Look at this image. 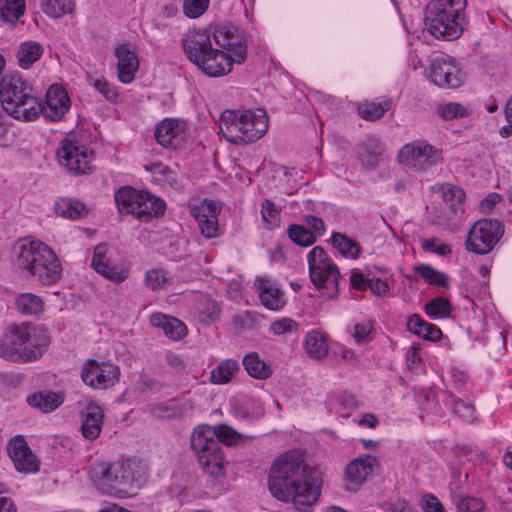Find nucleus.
Returning a JSON list of instances; mask_svg holds the SVG:
<instances>
[{
    "instance_id": "nucleus-34",
    "label": "nucleus",
    "mask_w": 512,
    "mask_h": 512,
    "mask_svg": "<svg viewBox=\"0 0 512 512\" xmlns=\"http://www.w3.org/2000/svg\"><path fill=\"white\" fill-rule=\"evenodd\" d=\"M239 369V363L236 360H223L211 371L210 381L217 385L226 384L231 381Z\"/></svg>"
},
{
    "instance_id": "nucleus-46",
    "label": "nucleus",
    "mask_w": 512,
    "mask_h": 512,
    "mask_svg": "<svg viewBox=\"0 0 512 512\" xmlns=\"http://www.w3.org/2000/svg\"><path fill=\"white\" fill-rule=\"evenodd\" d=\"M57 212L70 219L82 218L87 213L85 205L73 199L62 200V202L57 205Z\"/></svg>"
},
{
    "instance_id": "nucleus-24",
    "label": "nucleus",
    "mask_w": 512,
    "mask_h": 512,
    "mask_svg": "<svg viewBox=\"0 0 512 512\" xmlns=\"http://www.w3.org/2000/svg\"><path fill=\"white\" fill-rule=\"evenodd\" d=\"M104 412L100 405L89 401L82 412V435L88 440H95L99 437L103 426Z\"/></svg>"
},
{
    "instance_id": "nucleus-31",
    "label": "nucleus",
    "mask_w": 512,
    "mask_h": 512,
    "mask_svg": "<svg viewBox=\"0 0 512 512\" xmlns=\"http://www.w3.org/2000/svg\"><path fill=\"white\" fill-rule=\"evenodd\" d=\"M145 191H139L132 187L126 186L118 189L115 193V201L121 213L136 214V205L143 199Z\"/></svg>"
},
{
    "instance_id": "nucleus-17",
    "label": "nucleus",
    "mask_w": 512,
    "mask_h": 512,
    "mask_svg": "<svg viewBox=\"0 0 512 512\" xmlns=\"http://www.w3.org/2000/svg\"><path fill=\"white\" fill-rule=\"evenodd\" d=\"M7 450L17 471L21 473L39 471V461L23 436L18 435L12 438L8 443Z\"/></svg>"
},
{
    "instance_id": "nucleus-49",
    "label": "nucleus",
    "mask_w": 512,
    "mask_h": 512,
    "mask_svg": "<svg viewBox=\"0 0 512 512\" xmlns=\"http://www.w3.org/2000/svg\"><path fill=\"white\" fill-rule=\"evenodd\" d=\"M425 312L431 318H445L450 315L451 305L448 299L436 297L425 305Z\"/></svg>"
},
{
    "instance_id": "nucleus-21",
    "label": "nucleus",
    "mask_w": 512,
    "mask_h": 512,
    "mask_svg": "<svg viewBox=\"0 0 512 512\" xmlns=\"http://www.w3.org/2000/svg\"><path fill=\"white\" fill-rule=\"evenodd\" d=\"M243 111L225 110L219 119V129L223 137L234 144H244Z\"/></svg>"
},
{
    "instance_id": "nucleus-33",
    "label": "nucleus",
    "mask_w": 512,
    "mask_h": 512,
    "mask_svg": "<svg viewBox=\"0 0 512 512\" xmlns=\"http://www.w3.org/2000/svg\"><path fill=\"white\" fill-rule=\"evenodd\" d=\"M243 366L247 373L256 379H267L271 376L272 370L267 365L257 352H251L243 358Z\"/></svg>"
},
{
    "instance_id": "nucleus-29",
    "label": "nucleus",
    "mask_w": 512,
    "mask_h": 512,
    "mask_svg": "<svg viewBox=\"0 0 512 512\" xmlns=\"http://www.w3.org/2000/svg\"><path fill=\"white\" fill-rule=\"evenodd\" d=\"M165 203L163 200L154 197L148 192H144L143 199L136 205L135 216L144 221H148L152 217H160L164 214Z\"/></svg>"
},
{
    "instance_id": "nucleus-16",
    "label": "nucleus",
    "mask_w": 512,
    "mask_h": 512,
    "mask_svg": "<svg viewBox=\"0 0 512 512\" xmlns=\"http://www.w3.org/2000/svg\"><path fill=\"white\" fill-rule=\"evenodd\" d=\"M215 43L234 56L236 63L246 59L247 45L239 29L231 24L217 25L212 31Z\"/></svg>"
},
{
    "instance_id": "nucleus-18",
    "label": "nucleus",
    "mask_w": 512,
    "mask_h": 512,
    "mask_svg": "<svg viewBox=\"0 0 512 512\" xmlns=\"http://www.w3.org/2000/svg\"><path fill=\"white\" fill-rule=\"evenodd\" d=\"M70 105L71 101L65 89L53 84L46 93L45 104L40 101V114L51 121H59L68 112Z\"/></svg>"
},
{
    "instance_id": "nucleus-38",
    "label": "nucleus",
    "mask_w": 512,
    "mask_h": 512,
    "mask_svg": "<svg viewBox=\"0 0 512 512\" xmlns=\"http://www.w3.org/2000/svg\"><path fill=\"white\" fill-rule=\"evenodd\" d=\"M25 11V0H0V19L15 24Z\"/></svg>"
},
{
    "instance_id": "nucleus-22",
    "label": "nucleus",
    "mask_w": 512,
    "mask_h": 512,
    "mask_svg": "<svg viewBox=\"0 0 512 512\" xmlns=\"http://www.w3.org/2000/svg\"><path fill=\"white\" fill-rule=\"evenodd\" d=\"M117 58L118 79L124 84L131 83L139 69V60L135 51L127 44H121L115 49Z\"/></svg>"
},
{
    "instance_id": "nucleus-53",
    "label": "nucleus",
    "mask_w": 512,
    "mask_h": 512,
    "mask_svg": "<svg viewBox=\"0 0 512 512\" xmlns=\"http://www.w3.org/2000/svg\"><path fill=\"white\" fill-rule=\"evenodd\" d=\"M168 282L169 278L164 270L153 269L145 274V284L152 290L163 289Z\"/></svg>"
},
{
    "instance_id": "nucleus-8",
    "label": "nucleus",
    "mask_w": 512,
    "mask_h": 512,
    "mask_svg": "<svg viewBox=\"0 0 512 512\" xmlns=\"http://www.w3.org/2000/svg\"><path fill=\"white\" fill-rule=\"evenodd\" d=\"M308 264L310 279L315 287L328 298L335 297L338 293L340 272L325 250L320 246L314 247L308 253Z\"/></svg>"
},
{
    "instance_id": "nucleus-45",
    "label": "nucleus",
    "mask_w": 512,
    "mask_h": 512,
    "mask_svg": "<svg viewBox=\"0 0 512 512\" xmlns=\"http://www.w3.org/2000/svg\"><path fill=\"white\" fill-rule=\"evenodd\" d=\"M390 105V101L363 103L359 106V113L363 119L375 121L380 119L389 110Z\"/></svg>"
},
{
    "instance_id": "nucleus-7",
    "label": "nucleus",
    "mask_w": 512,
    "mask_h": 512,
    "mask_svg": "<svg viewBox=\"0 0 512 512\" xmlns=\"http://www.w3.org/2000/svg\"><path fill=\"white\" fill-rule=\"evenodd\" d=\"M210 426H197L191 436V448L203 471L212 477L225 475L227 461L222 446L212 436L207 435Z\"/></svg>"
},
{
    "instance_id": "nucleus-44",
    "label": "nucleus",
    "mask_w": 512,
    "mask_h": 512,
    "mask_svg": "<svg viewBox=\"0 0 512 512\" xmlns=\"http://www.w3.org/2000/svg\"><path fill=\"white\" fill-rule=\"evenodd\" d=\"M72 0H42V9L50 17L58 18L74 11Z\"/></svg>"
},
{
    "instance_id": "nucleus-48",
    "label": "nucleus",
    "mask_w": 512,
    "mask_h": 512,
    "mask_svg": "<svg viewBox=\"0 0 512 512\" xmlns=\"http://www.w3.org/2000/svg\"><path fill=\"white\" fill-rule=\"evenodd\" d=\"M453 502L458 512H482L485 508L483 500L473 496L455 495Z\"/></svg>"
},
{
    "instance_id": "nucleus-14",
    "label": "nucleus",
    "mask_w": 512,
    "mask_h": 512,
    "mask_svg": "<svg viewBox=\"0 0 512 512\" xmlns=\"http://www.w3.org/2000/svg\"><path fill=\"white\" fill-rule=\"evenodd\" d=\"M430 79L440 88L456 89L465 79L466 73L452 57H438L430 66Z\"/></svg>"
},
{
    "instance_id": "nucleus-2",
    "label": "nucleus",
    "mask_w": 512,
    "mask_h": 512,
    "mask_svg": "<svg viewBox=\"0 0 512 512\" xmlns=\"http://www.w3.org/2000/svg\"><path fill=\"white\" fill-rule=\"evenodd\" d=\"M12 263L25 278L52 285L61 278L62 266L54 251L39 240H18L12 249Z\"/></svg>"
},
{
    "instance_id": "nucleus-61",
    "label": "nucleus",
    "mask_w": 512,
    "mask_h": 512,
    "mask_svg": "<svg viewBox=\"0 0 512 512\" xmlns=\"http://www.w3.org/2000/svg\"><path fill=\"white\" fill-rule=\"evenodd\" d=\"M382 507L387 512H415L413 507L402 498L384 502Z\"/></svg>"
},
{
    "instance_id": "nucleus-39",
    "label": "nucleus",
    "mask_w": 512,
    "mask_h": 512,
    "mask_svg": "<svg viewBox=\"0 0 512 512\" xmlns=\"http://www.w3.org/2000/svg\"><path fill=\"white\" fill-rule=\"evenodd\" d=\"M15 306L24 315H38L43 310V301L37 295L24 293L16 298Z\"/></svg>"
},
{
    "instance_id": "nucleus-52",
    "label": "nucleus",
    "mask_w": 512,
    "mask_h": 512,
    "mask_svg": "<svg viewBox=\"0 0 512 512\" xmlns=\"http://www.w3.org/2000/svg\"><path fill=\"white\" fill-rule=\"evenodd\" d=\"M149 170L153 174L154 181L159 184L174 185L177 182L175 173L162 163H153Z\"/></svg>"
},
{
    "instance_id": "nucleus-10",
    "label": "nucleus",
    "mask_w": 512,
    "mask_h": 512,
    "mask_svg": "<svg viewBox=\"0 0 512 512\" xmlns=\"http://www.w3.org/2000/svg\"><path fill=\"white\" fill-rule=\"evenodd\" d=\"M504 233L502 223L495 219H481L469 231L466 241L467 250L484 255L493 250Z\"/></svg>"
},
{
    "instance_id": "nucleus-9",
    "label": "nucleus",
    "mask_w": 512,
    "mask_h": 512,
    "mask_svg": "<svg viewBox=\"0 0 512 512\" xmlns=\"http://www.w3.org/2000/svg\"><path fill=\"white\" fill-rule=\"evenodd\" d=\"M442 159L441 151L425 141L407 143L398 152V161L416 172L426 171Z\"/></svg>"
},
{
    "instance_id": "nucleus-20",
    "label": "nucleus",
    "mask_w": 512,
    "mask_h": 512,
    "mask_svg": "<svg viewBox=\"0 0 512 512\" xmlns=\"http://www.w3.org/2000/svg\"><path fill=\"white\" fill-rule=\"evenodd\" d=\"M219 207L212 200H203L201 204L191 208V214L198 222L201 234L206 238L217 236L218 222L217 215Z\"/></svg>"
},
{
    "instance_id": "nucleus-5",
    "label": "nucleus",
    "mask_w": 512,
    "mask_h": 512,
    "mask_svg": "<svg viewBox=\"0 0 512 512\" xmlns=\"http://www.w3.org/2000/svg\"><path fill=\"white\" fill-rule=\"evenodd\" d=\"M3 110L14 119L33 121L40 114V101L33 87L21 76H5L0 82Z\"/></svg>"
},
{
    "instance_id": "nucleus-63",
    "label": "nucleus",
    "mask_w": 512,
    "mask_h": 512,
    "mask_svg": "<svg viewBox=\"0 0 512 512\" xmlns=\"http://www.w3.org/2000/svg\"><path fill=\"white\" fill-rule=\"evenodd\" d=\"M418 336L425 340L437 341L442 337V331L436 325L425 322V326H423Z\"/></svg>"
},
{
    "instance_id": "nucleus-58",
    "label": "nucleus",
    "mask_w": 512,
    "mask_h": 512,
    "mask_svg": "<svg viewBox=\"0 0 512 512\" xmlns=\"http://www.w3.org/2000/svg\"><path fill=\"white\" fill-rule=\"evenodd\" d=\"M298 329V324L291 318H282L275 320L270 326V330L276 335H282L285 333H293Z\"/></svg>"
},
{
    "instance_id": "nucleus-42",
    "label": "nucleus",
    "mask_w": 512,
    "mask_h": 512,
    "mask_svg": "<svg viewBox=\"0 0 512 512\" xmlns=\"http://www.w3.org/2000/svg\"><path fill=\"white\" fill-rule=\"evenodd\" d=\"M207 435L212 437L216 436L218 443H223L228 446L236 445L241 439V435L236 430L225 424L210 427Z\"/></svg>"
},
{
    "instance_id": "nucleus-59",
    "label": "nucleus",
    "mask_w": 512,
    "mask_h": 512,
    "mask_svg": "<svg viewBox=\"0 0 512 512\" xmlns=\"http://www.w3.org/2000/svg\"><path fill=\"white\" fill-rule=\"evenodd\" d=\"M373 327L370 321H364L361 323H357L354 326V331L352 336L356 340L357 343H367L371 340V333Z\"/></svg>"
},
{
    "instance_id": "nucleus-12",
    "label": "nucleus",
    "mask_w": 512,
    "mask_h": 512,
    "mask_svg": "<svg viewBox=\"0 0 512 512\" xmlns=\"http://www.w3.org/2000/svg\"><path fill=\"white\" fill-rule=\"evenodd\" d=\"M92 479L101 493L115 498H126V486L119 461L100 463L93 470Z\"/></svg>"
},
{
    "instance_id": "nucleus-47",
    "label": "nucleus",
    "mask_w": 512,
    "mask_h": 512,
    "mask_svg": "<svg viewBox=\"0 0 512 512\" xmlns=\"http://www.w3.org/2000/svg\"><path fill=\"white\" fill-rule=\"evenodd\" d=\"M289 238L297 245L308 247L316 242L314 233L302 225L293 224L288 229Z\"/></svg>"
},
{
    "instance_id": "nucleus-1",
    "label": "nucleus",
    "mask_w": 512,
    "mask_h": 512,
    "mask_svg": "<svg viewBox=\"0 0 512 512\" xmlns=\"http://www.w3.org/2000/svg\"><path fill=\"white\" fill-rule=\"evenodd\" d=\"M321 473L306 464L303 455L289 451L272 465L268 488L279 501H291L298 511H305L318 501L321 493Z\"/></svg>"
},
{
    "instance_id": "nucleus-62",
    "label": "nucleus",
    "mask_w": 512,
    "mask_h": 512,
    "mask_svg": "<svg viewBox=\"0 0 512 512\" xmlns=\"http://www.w3.org/2000/svg\"><path fill=\"white\" fill-rule=\"evenodd\" d=\"M165 359L169 367L173 369L174 372L183 373L186 371V363L180 355L169 351L166 353Z\"/></svg>"
},
{
    "instance_id": "nucleus-60",
    "label": "nucleus",
    "mask_w": 512,
    "mask_h": 512,
    "mask_svg": "<svg viewBox=\"0 0 512 512\" xmlns=\"http://www.w3.org/2000/svg\"><path fill=\"white\" fill-rule=\"evenodd\" d=\"M93 86L108 101L114 102L118 98V92L116 88L104 78L96 79L93 83Z\"/></svg>"
},
{
    "instance_id": "nucleus-37",
    "label": "nucleus",
    "mask_w": 512,
    "mask_h": 512,
    "mask_svg": "<svg viewBox=\"0 0 512 512\" xmlns=\"http://www.w3.org/2000/svg\"><path fill=\"white\" fill-rule=\"evenodd\" d=\"M443 200L448 209L454 215L463 212V202L465 200V192L458 186L447 185L443 188Z\"/></svg>"
},
{
    "instance_id": "nucleus-3",
    "label": "nucleus",
    "mask_w": 512,
    "mask_h": 512,
    "mask_svg": "<svg viewBox=\"0 0 512 512\" xmlns=\"http://www.w3.org/2000/svg\"><path fill=\"white\" fill-rule=\"evenodd\" d=\"M45 329L27 323L10 324L0 336V357L25 363L39 359L49 346Z\"/></svg>"
},
{
    "instance_id": "nucleus-35",
    "label": "nucleus",
    "mask_w": 512,
    "mask_h": 512,
    "mask_svg": "<svg viewBox=\"0 0 512 512\" xmlns=\"http://www.w3.org/2000/svg\"><path fill=\"white\" fill-rule=\"evenodd\" d=\"M43 47L34 41L23 42L17 52L18 63L21 68L28 69L34 62L40 59Z\"/></svg>"
},
{
    "instance_id": "nucleus-64",
    "label": "nucleus",
    "mask_w": 512,
    "mask_h": 512,
    "mask_svg": "<svg viewBox=\"0 0 512 512\" xmlns=\"http://www.w3.org/2000/svg\"><path fill=\"white\" fill-rule=\"evenodd\" d=\"M422 508L424 512H444L442 504L432 494H427L423 497Z\"/></svg>"
},
{
    "instance_id": "nucleus-40",
    "label": "nucleus",
    "mask_w": 512,
    "mask_h": 512,
    "mask_svg": "<svg viewBox=\"0 0 512 512\" xmlns=\"http://www.w3.org/2000/svg\"><path fill=\"white\" fill-rule=\"evenodd\" d=\"M201 322L210 324L220 318L221 309L215 300L202 298L196 304Z\"/></svg>"
},
{
    "instance_id": "nucleus-30",
    "label": "nucleus",
    "mask_w": 512,
    "mask_h": 512,
    "mask_svg": "<svg viewBox=\"0 0 512 512\" xmlns=\"http://www.w3.org/2000/svg\"><path fill=\"white\" fill-rule=\"evenodd\" d=\"M383 152V146L380 140L376 137L367 138L358 147V157L361 163L370 169L377 166L379 159Z\"/></svg>"
},
{
    "instance_id": "nucleus-56",
    "label": "nucleus",
    "mask_w": 512,
    "mask_h": 512,
    "mask_svg": "<svg viewBox=\"0 0 512 512\" xmlns=\"http://www.w3.org/2000/svg\"><path fill=\"white\" fill-rule=\"evenodd\" d=\"M210 0H184L183 10L187 17L197 18L209 7Z\"/></svg>"
},
{
    "instance_id": "nucleus-19",
    "label": "nucleus",
    "mask_w": 512,
    "mask_h": 512,
    "mask_svg": "<svg viewBox=\"0 0 512 512\" xmlns=\"http://www.w3.org/2000/svg\"><path fill=\"white\" fill-rule=\"evenodd\" d=\"M126 486V497L135 496L148 480V465L136 458L119 461Z\"/></svg>"
},
{
    "instance_id": "nucleus-28",
    "label": "nucleus",
    "mask_w": 512,
    "mask_h": 512,
    "mask_svg": "<svg viewBox=\"0 0 512 512\" xmlns=\"http://www.w3.org/2000/svg\"><path fill=\"white\" fill-rule=\"evenodd\" d=\"M150 321L153 326L163 329L165 335L173 340H180L187 334L185 324L177 318L155 313Z\"/></svg>"
},
{
    "instance_id": "nucleus-54",
    "label": "nucleus",
    "mask_w": 512,
    "mask_h": 512,
    "mask_svg": "<svg viewBox=\"0 0 512 512\" xmlns=\"http://www.w3.org/2000/svg\"><path fill=\"white\" fill-rule=\"evenodd\" d=\"M259 315L254 311H245L233 317V325L240 330H250L258 324Z\"/></svg>"
},
{
    "instance_id": "nucleus-43",
    "label": "nucleus",
    "mask_w": 512,
    "mask_h": 512,
    "mask_svg": "<svg viewBox=\"0 0 512 512\" xmlns=\"http://www.w3.org/2000/svg\"><path fill=\"white\" fill-rule=\"evenodd\" d=\"M415 272L431 285L447 287L448 280L446 274L438 271L428 264H420L414 268Z\"/></svg>"
},
{
    "instance_id": "nucleus-26",
    "label": "nucleus",
    "mask_w": 512,
    "mask_h": 512,
    "mask_svg": "<svg viewBox=\"0 0 512 512\" xmlns=\"http://www.w3.org/2000/svg\"><path fill=\"white\" fill-rule=\"evenodd\" d=\"M108 245L99 244L95 247L91 265L95 271L105 278L119 283L127 278V274L124 271L117 270L114 266L110 265L107 257Z\"/></svg>"
},
{
    "instance_id": "nucleus-55",
    "label": "nucleus",
    "mask_w": 512,
    "mask_h": 512,
    "mask_svg": "<svg viewBox=\"0 0 512 512\" xmlns=\"http://www.w3.org/2000/svg\"><path fill=\"white\" fill-rule=\"evenodd\" d=\"M421 247L425 252L435 253L439 256H447L452 253L450 245L439 243V240L435 237L422 239Z\"/></svg>"
},
{
    "instance_id": "nucleus-27",
    "label": "nucleus",
    "mask_w": 512,
    "mask_h": 512,
    "mask_svg": "<svg viewBox=\"0 0 512 512\" xmlns=\"http://www.w3.org/2000/svg\"><path fill=\"white\" fill-rule=\"evenodd\" d=\"M261 303L269 310H280L285 305L281 290L268 278L259 277L256 284Z\"/></svg>"
},
{
    "instance_id": "nucleus-15",
    "label": "nucleus",
    "mask_w": 512,
    "mask_h": 512,
    "mask_svg": "<svg viewBox=\"0 0 512 512\" xmlns=\"http://www.w3.org/2000/svg\"><path fill=\"white\" fill-rule=\"evenodd\" d=\"M120 369L118 366L95 360H88L81 373V378L85 384L95 389H107L118 382Z\"/></svg>"
},
{
    "instance_id": "nucleus-4",
    "label": "nucleus",
    "mask_w": 512,
    "mask_h": 512,
    "mask_svg": "<svg viewBox=\"0 0 512 512\" xmlns=\"http://www.w3.org/2000/svg\"><path fill=\"white\" fill-rule=\"evenodd\" d=\"M184 51L189 60L197 65L207 76L220 77L232 70L234 56L214 49L210 33L193 31L183 40Z\"/></svg>"
},
{
    "instance_id": "nucleus-50",
    "label": "nucleus",
    "mask_w": 512,
    "mask_h": 512,
    "mask_svg": "<svg viewBox=\"0 0 512 512\" xmlns=\"http://www.w3.org/2000/svg\"><path fill=\"white\" fill-rule=\"evenodd\" d=\"M448 398L454 413L460 418L467 422H472L475 419V408L472 403L458 399L453 394H449Z\"/></svg>"
},
{
    "instance_id": "nucleus-13",
    "label": "nucleus",
    "mask_w": 512,
    "mask_h": 512,
    "mask_svg": "<svg viewBox=\"0 0 512 512\" xmlns=\"http://www.w3.org/2000/svg\"><path fill=\"white\" fill-rule=\"evenodd\" d=\"M379 469L380 462L376 456L364 454L353 459L344 470L345 489L350 492H357Z\"/></svg>"
},
{
    "instance_id": "nucleus-36",
    "label": "nucleus",
    "mask_w": 512,
    "mask_h": 512,
    "mask_svg": "<svg viewBox=\"0 0 512 512\" xmlns=\"http://www.w3.org/2000/svg\"><path fill=\"white\" fill-rule=\"evenodd\" d=\"M307 353L314 359L320 360L328 354V343L325 336L317 331H311L305 339Z\"/></svg>"
},
{
    "instance_id": "nucleus-32",
    "label": "nucleus",
    "mask_w": 512,
    "mask_h": 512,
    "mask_svg": "<svg viewBox=\"0 0 512 512\" xmlns=\"http://www.w3.org/2000/svg\"><path fill=\"white\" fill-rule=\"evenodd\" d=\"M63 402V397L52 391H40L27 397V403L38 408L44 413H49L58 408Z\"/></svg>"
},
{
    "instance_id": "nucleus-23",
    "label": "nucleus",
    "mask_w": 512,
    "mask_h": 512,
    "mask_svg": "<svg viewBox=\"0 0 512 512\" xmlns=\"http://www.w3.org/2000/svg\"><path fill=\"white\" fill-rule=\"evenodd\" d=\"M242 117L244 121V144L253 143L266 133L268 118L264 110H244Z\"/></svg>"
},
{
    "instance_id": "nucleus-41",
    "label": "nucleus",
    "mask_w": 512,
    "mask_h": 512,
    "mask_svg": "<svg viewBox=\"0 0 512 512\" xmlns=\"http://www.w3.org/2000/svg\"><path fill=\"white\" fill-rule=\"evenodd\" d=\"M333 246L344 256L357 259L360 254V248L352 239L340 233H333L331 238Z\"/></svg>"
},
{
    "instance_id": "nucleus-6",
    "label": "nucleus",
    "mask_w": 512,
    "mask_h": 512,
    "mask_svg": "<svg viewBox=\"0 0 512 512\" xmlns=\"http://www.w3.org/2000/svg\"><path fill=\"white\" fill-rule=\"evenodd\" d=\"M466 0H431L426 7L425 23L436 38L455 40L463 33Z\"/></svg>"
},
{
    "instance_id": "nucleus-11",
    "label": "nucleus",
    "mask_w": 512,
    "mask_h": 512,
    "mask_svg": "<svg viewBox=\"0 0 512 512\" xmlns=\"http://www.w3.org/2000/svg\"><path fill=\"white\" fill-rule=\"evenodd\" d=\"M59 164L75 175L86 174L92 171L91 163L94 152L87 146L64 139L57 152Z\"/></svg>"
},
{
    "instance_id": "nucleus-57",
    "label": "nucleus",
    "mask_w": 512,
    "mask_h": 512,
    "mask_svg": "<svg viewBox=\"0 0 512 512\" xmlns=\"http://www.w3.org/2000/svg\"><path fill=\"white\" fill-rule=\"evenodd\" d=\"M261 214L264 222L268 223L270 226H274L279 221V210L276 208L274 203L265 199L261 205Z\"/></svg>"
},
{
    "instance_id": "nucleus-51",
    "label": "nucleus",
    "mask_w": 512,
    "mask_h": 512,
    "mask_svg": "<svg viewBox=\"0 0 512 512\" xmlns=\"http://www.w3.org/2000/svg\"><path fill=\"white\" fill-rule=\"evenodd\" d=\"M437 112L444 120L464 118L469 114L468 109L466 107L454 102L439 105L437 107Z\"/></svg>"
},
{
    "instance_id": "nucleus-25",
    "label": "nucleus",
    "mask_w": 512,
    "mask_h": 512,
    "mask_svg": "<svg viewBox=\"0 0 512 512\" xmlns=\"http://www.w3.org/2000/svg\"><path fill=\"white\" fill-rule=\"evenodd\" d=\"M184 137V125L178 120L165 119L155 129V139L163 147H177Z\"/></svg>"
}]
</instances>
